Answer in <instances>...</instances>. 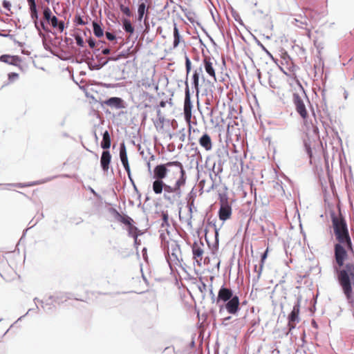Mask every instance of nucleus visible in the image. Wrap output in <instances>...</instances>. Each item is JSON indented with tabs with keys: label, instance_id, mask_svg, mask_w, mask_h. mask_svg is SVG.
<instances>
[{
	"label": "nucleus",
	"instance_id": "obj_4",
	"mask_svg": "<svg viewBox=\"0 0 354 354\" xmlns=\"http://www.w3.org/2000/svg\"><path fill=\"white\" fill-rule=\"evenodd\" d=\"M168 262L169 264L173 263L178 265L182 261L181 250L177 241L170 239L166 242L165 246Z\"/></svg>",
	"mask_w": 354,
	"mask_h": 354
},
{
	"label": "nucleus",
	"instance_id": "obj_34",
	"mask_svg": "<svg viewBox=\"0 0 354 354\" xmlns=\"http://www.w3.org/2000/svg\"><path fill=\"white\" fill-rule=\"evenodd\" d=\"M30 10L31 17L32 19H37V10L36 6H33V7H30Z\"/></svg>",
	"mask_w": 354,
	"mask_h": 354
},
{
	"label": "nucleus",
	"instance_id": "obj_11",
	"mask_svg": "<svg viewBox=\"0 0 354 354\" xmlns=\"http://www.w3.org/2000/svg\"><path fill=\"white\" fill-rule=\"evenodd\" d=\"M233 297V292L231 289L221 287L218 292L216 303L218 304L220 301L226 302Z\"/></svg>",
	"mask_w": 354,
	"mask_h": 354
},
{
	"label": "nucleus",
	"instance_id": "obj_2",
	"mask_svg": "<svg viewBox=\"0 0 354 354\" xmlns=\"http://www.w3.org/2000/svg\"><path fill=\"white\" fill-rule=\"evenodd\" d=\"M334 234L337 243L334 245V264L335 272L346 270L348 266L354 267V262H347L349 252H353V243L349 235L346 221L341 212L338 214H330Z\"/></svg>",
	"mask_w": 354,
	"mask_h": 354
},
{
	"label": "nucleus",
	"instance_id": "obj_26",
	"mask_svg": "<svg viewBox=\"0 0 354 354\" xmlns=\"http://www.w3.org/2000/svg\"><path fill=\"white\" fill-rule=\"evenodd\" d=\"M93 32L94 35L97 37H102L104 35V31L101 26L95 21L93 22Z\"/></svg>",
	"mask_w": 354,
	"mask_h": 354
},
{
	"label": "nucleus",
	"instance_id": "obj_27",
	"mask_svg": "<svg viewBox=\"0 0 354 354\" xmlns=\"http://www.w3.org/2000/svg\"><path fill=\"white\" fill-rule=\"evenodd\" d=\"M124 30L130 34L134 32V28L132 26L131 21L129 19H124L122 21Z\"/></svg>",
	"mask_w": 354,
	"mask_h": 354
},
{
	"label": "nucleus",
	"instance_id": "obj_51",
	"mask_svg": "<svg viewBox=\"0 0 354 354\" xmlns=\"http://www.w3.org/2000/svg\"><path fill=\"white\" fill-rule=\"evenodd\" d=\"M160 124L162 126L163 124V119H159Z\"/></svg>",
	"mask_w": 354,
	"mask_h": 354
},
{
	"label": "nucleus",
	"instance_id": "obj_28",
	"mask_svg": "<svg viewBox=\"0 0 354 354\" xmlns=\"http://www.w3.org/2000/svg\"><path fill=\"white\" fill-rule=\"evenodd\" d=\"M45 182H46L45 180H38V181L30 182L28 183H17L16 185V187H19V188L26 187H32V186H35V185H41L42 183H44Z\"/></svg>",
	"mask_w": 354,
	"mask_h": 354
},
{
	"label": "nucleus",
	"instance_id": "obj_21",
	"mask_svg": "<svg viewBox=\"0 0 354 354\" xmlns=\"http://www.w3.org/2000/svg\"><path fill=\"white\" fill-rule=\"evenodd\" d=\"M147 3V0H140V3L138 9V20L141 21L143 18L145 11L148 10L146 8V4Z\"/></svg>",
	"mask_w": 354,
	"mask_h": 354
},
{
	"label": "nucleus",
	"instance_id": "obj_15",
	"mask_svg": "<svg viewBox=\"0 0 354 354\" xmlns=\"http://www.w3.org/2000/svg\"><path fill=\"white\" fill-rule=\"evenodd\" d=\"M311 10L309 8L305 9L304 17L301 15H299L297 18L294 19V24L299 28H304L308 26L309 24L307 21L306 17L308 12H310Z\"/></svg>",
	"mask_w": 354,
	"mask_h": 354
},
{
	"label": "nucleus",
	"instance_id": "obj_7",
	"mask_svg": "<svg viewBox=\"0 0 354 354\" xmlns=\"http://www.w3.org/2000/svg\"><path fill=\"white\" fill-rule=\"evenodd\" d=\"M120 158L122 164L124 166V167L128 174V177H129V180L131 182H133V179L131 178V169H130L128 157H127V149H126L125 144L124 142L121 143L120 146Z\"/></svg>",
	"mask_w": 354,
	"mask_h": 354
},
{
	"label": "nucleus",
	"instance_id": "obj_50",
	"mask_svg": "<svg viewBox=\"0 0 354 354\" xmlns=\"http://www.w3.org/2000/svg\"><path fill=\"white\" fill-rule=\"evenodd\" d=\"M165 105H166V102H164V101H161V102H160V106H161V107H165Z\"/></svg>",
	"mask_w": 354,
	"mask_h": 354
},
{
	"label": "nucleus",
	"instance_id": "obj_41",
	"mask_svg": "<svg viewBox=\"0 0 354 354\" xmlns=\"http://www.w3.org/2000/svg\"><path fill=\"white\" fill-rule=\"evenodd\" d=\"M75 23L79 25H84L85 22L83 21L82 18L80 15L75 16Z\"/></svg>",
	"mask_w": 354,
	"mask_h": 354
},
{
	"label": "nucleus",
	"instance_id": "obj_14",
	"mask_svg": "<svg viewBox=\"0 0 354 354\" xmlns=\"http://www.w3.org/2000/svg\"><path fill=\"white\" fill-rule=\"evenodd\" d=\"M111 160V155L110 152L107 150L103 151L100 158V165L104 171L109 170Z\"/></svg>",
	"mask_w": 354,
	"mask_h": 354
},
{
	"label": "nucleus",
	"instance_id": "obj_16",
	"mask_svg": "<svg viewBox=\"0 0 354 354\" xmlns=\"http://www.w3.org/2000/svg\"><path fill=\"white\" fill-rule=\"evenodd\" d=\"M110 212H111L115 220L122 223L123 224H130V221H132V218L127 215H122L120 214L115 209H111Z\"/></svg>",
	"mask_w": 354,
	"mask_h": 354
},
{
	"label": "nucleus",
	"instance_id": "obj_38",
	"mask_svg": "<svg viewBox=\"0 0 354 354\" xmlns=\"http://www.w3.org/2000/svg\"><path fill=\"white\" fill-rule=\"evenodd\" d=\"M140 84L142 86H144L145 88H148L151 87V82H149L148 80H142L140 82Z\"/></svg>",
	"mask_w": 354,
	"mask_h": 354
},
{
	"label": "nucleus",
	"instance_id": "obj_3",
	"mask_svg": "<svg viewBox=\"0 0 354 354\" xmlns=\"http://www.w3.org/2000/svg\"><path fill=\"white\" fill-rule=\"evenodd\" d=\"M347 268L336 272V276L343 293L353 308L354 316V267L348 266Z\"/></svg>",
	"mask_w": 354,
	"mask_h": 354
},
{
	"label": "nucleus",
	"instance_id": "obj_39",
	"mask_svg": "<svg viewBox=\"0 0 354 354\" xmlns=\"http://www.w3.org/2000/svg\"><path fill=\"white\" fill-rule=\"evenodd\" d=\"M2 6H3V7L6 10H8V11H10V8H11V3H10V1H7V0H3V3H2Z\"/></svg>",
	"mask_w": 354,
	"mask_h": 354
},
{
	"label": "nucleus",
	"instance_id": "obj_40",
	"mask_svg": "<svg viewBox=\"0 0 354 354\" xmlns=\"http://www.w3.org/2000/svg\"><path fill=\"white\" fill-rule=\"evenodd\" d=\"M50 22L52 26L54 28L57 27L59 23L58 19L55 16L52 17L51 19L50 20Z\"/></svg>",
	"mask_w": 354,
	"mask_h": 354
},
{
	"label": "nucleus",
	"instance_id": "obj_35",
	"mask_svg": "<svg viewBox=\"0 0 354 354\" xmlns=\"http://www.w3.org/2000/svg\"><path fill=\"white\" fill-rule=\"evenodd\" d=\"M75 39L76 44H77V46H79L80 47H83L84 46V40H83V39L80 35H76L75 37Z\"/></svg>",
	"mask_w": 354,
	"mask_h": 354
},
{
	"label": "nucleus",
	"instance_id": "obj_36",
	"mask_svg": "<svg viewBox=\"0 0 354 354\" xmlns=\"http://www.w3.org/2000/svg\"><path fill=\"white\" fill-rule=\"evenodd\" d=\"M304 147L308 155L309 156L310 158H311L313 156V152L310 145L307 142H305Z\"/></svg>",
	"mask_w": 354,
	"mask_h": 354
},
{
	"label": "nucleus",
	"instance_id": "obj_10",
	"mask_svg": "<svg viewBox=\"0 0 354 354\" xmlns=\"http://www.w3.org/2000/svg\"><path fill=\"white\" fill-rule=\"evenodd\" d=\"M239 298L234 295L232 298L226 301L225 308L230 314H236L239 310Z\"/></svg>",
	"mask_w": 354,
	"mask_h": 354
},
{
	"label": "nucleus",
	"instance_id": "obj_47",
	"mask_svg": "<svg viewBox=\"0 0 354 354\" xmlns=\"http://www.w3.org/2000/svg\"><path fill=\"white\" fill-rule=\"evenodd\" d=\"M110 53V49L109 48H105L102 50V54L103 55H109Z\"/></svg>",
	"mask_w": 354,
	"mask_h": 354
},
{
	"label": "nucleus",
	"instance_id": "obj_5",
	"mask_svg": "<svg viewBox=\"0 0 354 354\" xmlns=\"http://www.w3.org/2000/svg\"><path fill=\"white\" fill-rule=\"evenodd\" d=\"M218 62L216 59L212 56L203 55L202 59V66L207 75L216 82V71Z\"/></svg>",
	"mask_w": 354,
	"mask_h": 354
},
{
	"label": "nucleus",
	"instance_id": "obj_6",
	"mask_svg": "<svg viewBox=\"0 0 354 354\" xmlns=\"http://www.w3.org/2000/svg\"><path fill=\"white\" fill-rule=\"evenodd\" d=\"M185 101H184V117L185 120L188 124L189 127V131H191L192 129V125H191V120H192V104L191 102V97H190V92L189 88L188 86L187 82H185Z\"/></svg>",
	"mask_w": 354,
	"mask_h": 354
},
{
	"label": "nucleus",
	"instance_id": "obj_18",
	"mask_svg": "<svg viewBox=\"0 0 354 354\" xmlns=\"http://www.w3.org/2000/svg\"><path fill=\"white\" fill-rule=\"evenodd\" d=\"M104 104L109 106L114 107L116 109H121L124 107L123 100L121 98L117 97L109 98L104 102Z\"/></svg>",
	"mask_w": 354,
	"mask_h": 354
},
{
	"label": "nucleus",
	"instance_id": "obj_19",
	"mask_svg": "<svg viewBox=\"0 0 354 354\" xmlns=\"http://www.w3.org/2000/svg\"><path fill=\"white\" fill-rule=\"evenodd\" d=\"M199 144L207 151H209L212 148V140L207 133H205L201 136L199 139Z\"/></svg>",
	"mask_w": 354,
	"mask_h": 354
},
{
	"label": "nucleus",
	"instance_id": "obj_52",
	"mask_svg": "<svg viewBox=\"0 0 354 354\" xmlns=\"http://www.w3.org/2000/svg\"><path fill=\"white\" fill-rule=\"evenodd\" d=\"M88 300H90V297H87L86 298V300H85V301H87Z\"/></svg>",
	"mask_w": 354,
	"mask_h": 354
},
{
	"label": "nucleus",
	"instance_id": "obj_45",
	"mask_svg": "<svg viewBox=\"0 0 354 354\" xmlns=\"http://www.w3.org/2000/svg\"><path fill=\"white\" fill-rule=\"evenodd\" d=\"M8 76H9V79L10 80H13V79L17 78L19 75L17 73H10L8 75Z\"/></svg>",
	"mask_w": 354,
	"mask_h": 354
},
{
	"label": "nucleus",
	"instance_id": "obj_37",
	"mask_svg": "<svg viewBox=\"0 0 354 354\" xmlns=\"http://www.w3.org/2000/svg\"><path fill=\"white\" fill-rule=\"evenodd\" d=\"M313 28V26H309V25L304 28L306 30V35L309 39H311V34H312L311 30H312Z\"/></svg>",
	"mask_w": 354,
	"mask_h": 354
},
{
	"label": "nucleus",
	"instance_id": "obj_31",
	"mask_svg": "<svg viewBox=\"0 0 354 354\" xmlns=\"http://www.w3.org/2000/svg\"><path fill=\"white\" fill-rule=\"evenodd\" d=\"M185 68H186V72L187 75L189 73V72L192 70V63L189 59V58L187 56H185Z\"/></svg>",
	"mask_w": 354,
	"mask_h": 354
},
{
	"label": "nucleus",
	"instance_id": "obj_23",
	"mask_svg": "<svg viewBox=\"0 0 354 354\" xmlns=\"http://www.w3.org/2000/svg\"><path fill=\"white\" fill-rule=\"evenodd\" d=\"M200 77H201L200 75H198V74H195L194 73H193V75L192 77V84L196 91V95H198L200 92V85H199Z\"/></svg>",
	"mask_w": 354,
	"mask_h": 354
},
{
	"label": "nucleus",
	"instance_id": "obj_13",
	"mask_svg": "<svg viewBox=\"0 0 354 354\" xmlns=\"http://www.w3.org/2000/svg\"><path fill=\"white\" fill-rule=\"evenodd\" d=\"M0 61L1 62L18 66L21 62V59L17 55H2L0 57Z\"/></svg>",
	"mask_w": 354,
	"mask_h": 354
},
{
	"label": "nucleus",
	"instance_id": "obj_20",
	"mask_svg": "<svg viewBox=\"0 0 354 354\" xmlns=\"http://www.w3.org/2000/svg\"><path fill=\"white\" fill-rule=\"evenodd\" d=\"M180 43H185L183 37L180 35L179 30L177 27V25L174 24V41H173V48H177Z\"/></svg>",
	"mask_w": 354,
	"mask_h": 354
},
{
	"label": "nucleus",
	"instance_id": "obj_44",
	"mask_svg": "<svg viewBox=\"0 0 354 354\" xmlns=\"http://www.w3.org/2000/svg\"><path fill=\"white\" fill-rule=\"evenodd\" d=\"M57 27L59 28V30L60 32H62L64 30V21H59L58 23V25H57Z\"/></svg>",
	"mask_w": 354,
	"mask_h": 354
},
{
	"label": "nucleus",
	"instance_id": "obj_46",
	"mask_svg": "<svg viewBox=\"0 0 354 354\" xmlns=\"http://www.w3.org/2000/svg\"><path fill=\"white\" fill-rule=\"evenodd\" d=\"M30 7H33L36 6L35 0H27Z\"/></svg>",
	"mask_w": 354,
	"mask_h": 354
},
{
	"label": "nucleus",
	"instance_id": "obj_32",
	"mask_svg": "<svg viewBox=\"0 0 354 354\" xmlns=\"http://www.w3.org/2000/svg\"><path fill=\"white\" fill-rule=\"evenodd\" d=\"M268 252V248L266 249L265 252L261 256V263H260V266H259V268H260L261 270H262V269H263V268L264 266V262H265V260L267 258Z\"/></svg>",
	"mask_w": 354,
	"mask_h": 354
},
{
	"label": "nucleus",
	"instance_id": "obj_25",
	"mask_svg": "<svg viewBox=\"0 0 354 354\" xmlns=\"http://www.w3.org/2000/svg\"><path fill=\"white\" fill-rule=\"evenodd\" d=\"M269 84L273 88H278L280 87V82L276 75H271L269 77Z\"/></svg>",
	"mask_w": 354,
	"mask_h": 354
},
{
	"label": "nucleus",
	"instance_id": "obj_33",
	"mask_svg": "<svg viewBox=\"0 0 354 354\" xmlns=\"http://www.w3.org/2000/svg\"><path fill=\"white\" fill-rule=\"evenodd\" d=\"M203 66H202V64H201L199 67L196 68L194 70V73L195 74H198V75H200V76L201 77V78H202V79H203V80H204V75H203Z\"/></svg>",
	"mask_w": 354,
	"mask_h": 354
},
{
	"label": "nucleus",
	"instance_id": "obj_43",
	"mask_svg": "<svg viewBox=\"0 0 354 354\" xmlns=\"http://www.w3.org/2000/svg\"><path fill=\"white\" fill-rule=\"evenodd\" d=\"M87 42L88 44V46H90V48H93L95 46V42L92 38L90 37L87 40Z\"/></svg>",
	"mask_w": 354,
	"mask_h": 354
},
{
	"label": "nucleus",
	"instance_id": "obj_1",
	"mask_svg": "<svg viewBox=\"0 0 354 354\" xmlns=\"http://www.w3.org/2000/svg\"><path fill=\"white\" fill-rule=\"evenodd\" d=\"M153 178L152 188L156 194H160L164 190V198L169 204L180 202L183 196L181 187L186 183L185 171L180 162H168L156 166Z\"/></svg>",
	"mask_w": 354,
	"mask_h": 354
},
{
	"label": "nucleus",
	"instance_id": "obj_12",
	"mask_svg": "<svg viewBox=\"0 0 354 354\" xmlns=\"http://www.w3.org/2000/svg\"><path fill=\"white\" fill-rule=\"evenodd\" d=\"M232 207L227 203H222L218 211V217L221 221H226L231 218Z\"/></svg>",
	"mask_w": 354,
	"mask_h": 354
},
{
	"label": "nucleus",
	"instance_id": "obj_42",
	"mask_svg": "<svg viewBox=\"0 0 354 354\" xmlns=\"http://www.w3.org/2000/svg\"><path fill=\"white\" fill-rule=\"evenodd\" d=\"M106 37L110 41H113L115 39V36L109 32H106Z\"/></svg>",
	"mask_w": 354,
	"mask_h": 354
},
{
	"label": "nucleus",
	"instance_id": "obj_9",
	"mask_svg": "<svg viewBox=\"0 0 354 354\" xmlns=\"http://www.w3.org/2000/svg\"><path fill=\"white\" fill-rule=\"evenodd\" d=\"M293 102L297 112L300 115V116L303 119H306L308 117V112L306 109L305 104L299 94L295 93L293 95Z\"/></svg>",
	"mask_w": 354,
	"mask_h": 354
},
{
	"label": "nucleus",
	"instance_id": "obj_22",
	"mask_svg": "<svg viewBox=\"0 0 354 354\" xmlns=\"http://www.w3.org/2000/svg\"><path fill=\"white\" fill-rule=\"evenodd\" d=\"M111 147V137L108 131L103 133L102 141L101 142V147L104 149H108Z\"/></svg>",
	"mask_w": 354,
	"mask_h": 354
},
{
	"label": "nucleus",
	"instance_id": "obj_17",
	"mask_svg": "<svg viewBox=\"0 0 354 354\" xmlns=\"http://www.w3.org/2000/svg\"><path fill=\"white\" fill-rule=\"evenodd\" d=\"M299 306L295 305L289 315L288 326L290 329L295 328V322L299 320Z\"/></svg>",
	"mask_w": 354,
	"mask_h": 354
},
{
	"label": "nucleus",
	"instance_id": "obj_8",
	"mask_svg": "<svg viewBox=\"0 0 354 354\" xmlns=\"http://www.w3.org/2000/svg\"><path fill=\"white\" fill-rule=\"evenodd\" d=\"M204 244L202 241L194 242L192 245L193 258L198 266L201 265V262L204 253Z\"/></svg>",
	"mask_w": 354,
	"mask_h": 354
},
{
	"label": "nucleus",
	"instance_id": "obj_29",
	"mask_svg": "<svg viewBox=\"0 0 354 354\" xmlns=\"http://www.w3.org/2000/svg\"><path fill=\"white\" fill-rule=\"evenodd\" d=\"M51 10L49 8H46L44 10V18L48 21V22H50V20L51 19L52 17L51 16Z\"/></svg>",
	"mask_w": 354,
	"mask_h": 354
},
{
	"label": "nucleus",
	"instance_id": "obj_30",
	"mask_svg": "<svg viewBox=\"0 0 354 354\" xmlns=\"http://www.w3.org/2000/svg\"><path fill=\"white\" fill-rule=\"evenodd\" d=\"M120 9L121 10V12L124 14L127 17H131V12L129 9V7L127 6H125L122 4H120Z\"/></svg>",
	"mask_w": 354,
	"mask_h": 354
},
{
	"label": "nucleus",
	"instance_id": "obj_49",
	"mask_svg": "<svg viewBox=\"0 0 354 354\" xmlns=\"http://www.w3.org/2000/svg\"><path fill=\"white\" fill-rule=\"evenodd\" d=\"M87 293H88V295L91 294V295L95 296V297H97V295H100V293L94 292H88Z\"/></svg>",
	"mask_w": 354,
	"mask_h": 354
},
{
	"label": "nucleus",
	"instance_id": "obj_48",
	"mask_svg": "<svg viewBox=\"0 0 354 354\" xmlns=\"http://www.w3.org/2000/svg\"><path fill=\"white\" fill-rule=\"evenodd\" d=\"M179 140L181 142H184L185 141V134L184 133H182V135L180 136Z\"/></svg>",
	"mask_w": 354,
	"mask_h": 354
},
{
	"label": "nucleus",
	"instance_id": "obj_24",
	"mask_svg": "<svg viewBox=\"0 0 354 354\" xmlns=\"http://www.w3.org/2000/svg\"><path fill=\"white\" fill-rule=\"evenodd\" d=\"M133 221H130V224H125L128 226L129 234L133 236L135 239L138 237V228L133 225Z\"/></svg>",
	"mask_w": 354,
	"mask_h": 354
}]
</instances>
